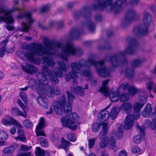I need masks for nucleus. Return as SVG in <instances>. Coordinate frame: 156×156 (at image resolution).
<instances>
[{
  "mask_svg": "<svg viewBox=\"0 0 156 156\" xmlns=\"http://www.w3.org/2000/svg\"><path fill=\"white\" fill-rule=\"evenodd\" d=\"M21 67L24 71L30 74L35 73L38 71L37 68L34 66L26 63L22 64Z\"/></svg>",
  "mask_w": 156,
  "mask_h": 156,
  "instance_id": "obj_17",
  "label": "nucleus"
},
{
  "mask_svg": "<svg viewBox=\"0 0 156 156\" xmlns=\"http://www.w3.org/2000/svg\"><path fill=\"white\" fill-rule=\"evenodd\" d=\"M131 45L127 48L125 51L120 52L119 55H115L112 57L110 60L112 64L114 66H116L121 62V59L123 58L126 54L133 53L134 47L138 44V42L135 39L131 41Z\"/></svg>",
  "mask_w": 156,
  "mask_h": 156,
  "instance_id": "obj_8",
  "label": "nucleus"
},
{
  "mask_svg": "<svg viewBox=\"0 0 156 156\" xmlns=\"http://www.w3.org/2000/svg\"><path fill=\"white\" fill-rule=\"evenodd\" d=\"M23 125L27 128H31L33 126V123L29 120L26 119L23 122Z\"/></svg>",
  "mask_w": 156,
  "mask_h": 156,
  "instance_id": "obj_33",
  "label": "nucleus"
},
{
  "mask_svg": "<svg viewBox=\"0 0 156 156\" xmlns=\"http://www.w3.org/2000/svg\"><path fill=\"white\" fill-rule=\"evenodd\" d=\"M31 146H28L24 145H22L20 147V150L23 151H27L31 148Z\"/></svg>",
  "mask_w": 156,
  "mask_h": 156,
  "instance_id": "obj_38",
  "label": "nucleus"
},
{
  "mask_svg": "<svg viewBox=\"0 0 156 156\" xmlns=\"http://www.w3.org/2000/svg\"><path fill=\"white\" fill-rule=\"evenodd\" d=\"M45 119L43 117H41L39 122L36 127V132L37 136H45V134L43 131H41L45 126Z\"/></svg>",
  "mask_w": 156,
  "mask_h": 156,
  "instance_id": "obj_16",
  "label": "nucleus"
},
{
  "mask_svg": "<svg viewBox=\"0 0 156 156\" xmlns=\"http://www.w3.org/2000/svg\"><path fill=\"white\" fill-rule=\"evenodd\" d=\"M130 2L133 5H136L139 2L138 0H130Z\"/></svg>",
  "mask_w": 156,
  "mask_h": 156,
  "instance_id": "obj_45",
  "label": "nucleus"
},
{
  "mask_svg": "<svg viewBox=\"0 0 156 156\" xmlns=\"http://www.w3.org/2000/svg\"><path fill=\"white\" fill-rule=\"evenodd\" d=\"M155 111L154 114L156 118L153 119L152 123H151L148 119L145 120L144 126H150L152 129H156V107L155 108Z\"/></svg>",
  "mask_w": 156,
  "mask_h": 156,
  "instance_id": "obj_20",
  "label": "nucleus"
},
{
  "mask_svg": "<svg viewBox=\"0 0 156 156\" xmlns=\"http://www.w3.org/2000/svg\"><path fill=\"white\" fill-rule=\"evenodd\" d=\"M63 23L61 22H57L56 21H51L49 24V26L50 27H52L55 25H63Z\"/></svg>",
  "mask_w": 156,
  "mask_h": 156,
  "instance_id": "obj_32",
  "label": "nucleus"
},
{
  "mask_svg": "<svg viewBox=\"0 0 156 156\" xmlns=\"http://www.w3.org/2000/svg\"><path fill=\"white\" fill-rule=\"evenodd\" d=\"M136 128L140 135H138L134 137L133 141L136 144H137L141 142L144 136L145 127L144 126L140 127L139 126H137Z\"/></svg>",
  "mask_w": 156,
  "mask_h": 156,
  "instance_id": "obj_15",
  "label": "nucleus"
},
{
  "mask_svg": "<svg viewBox=\"0 0 156 156\" xmlns=\"http://www.w3.org/2000/svg\"><path fill=\"white\" fill-rule=\"evenodd\" d=\"M31 152L22 153L19 154L17 156H30Z\"/></svg>",
  "mask_w": 156,
  "mask_h": 156,
  "instance_id": "obj_44",
  "label": "nucleus"
},
{
  "mask_svg": "<svg viewBox=\"0 0 156 156\" xmlns=\"http://www.w3.org/2000/svg\"><path fill=\"white\" fill-rule=\"evenodd\" d=\"M109 82L108 80H106L102 82V85L100 88L99 91L104 94L105 96H108L109 95L111 101L113 102L117 101L119 99V91H118L115 93H109L108 87V84Z\"/></svg>",
  "mask_w": 156,
  "mask_h": 156,
  "instance_id": "obj_9",
  "label": "nucleus"
},
{
  "mask_svg": "<svg viewBox=\"0 0 156 156\" xmlns=\"http://www.w3.org/2000/svg\"><path fill=\"white\" fill-rule=\"evenodd\" d=\"M29 88V87L28 86H26L24 88H21L20 89V90L21 91H25L27 90Z\"/></svg>",
  "mask_w": 156,
  "mask_h": 156,
  "instance_id": "obj_51",
  "label": "nucleus"
},
{
  "mask_svg": "<svg viewBox=\"0 0 156 156\" xmlns=\"http://www.w3.org/2000/svg\"><path fill=\"white\" fill-rule=\"evenodd\" d=\"M119 88H122L123 90H127L128 93L130 95H134L140 91V90L133 85H131L128 83L122 84Z\"/></svg>",
  "mask_w": 156,
  "mask_h": 156,
  "instance_id": "obj_14",
  "label": "nucleus"
},
{
  "mask_svg": "<svg viewBox=\"0 0 156 156\" xmlns=\"http://www.w3.org/2000/svg\"><path fill=\"white\" fill-rule=\"evenodd\" d=\"M109 113L108 111L104 110L101 112L100 113V117L101 118V121L102 123H101L98 122H96L93 124L92 126V129L94 132H96L98 131L100 129V127L101 125L102 126V129L103 126V124L106 123L107 125L106 122H103V121H106L108 119L109 116ZM108 127V125H107Z\"/></svg>",
  "mask_w": 156,
  "mask_h": 156,
  "instance_id": "obj_12",
  "label": "nucleus"
},
{
  "mask_svg": "<svg viewBox=\"0 0 156 156\" xmlns=\"http://www.w3.org/2000/svg\"><path fill=\"white\" fill-rule=\"evenodd\" d=\"M132 151L133 153L137 154H140L143 153V152L141 151L140 148L137 146L133 147Z\"/></svg>",
  "mask_w": 156,
  "mask_h": 156,
  "instance_id": "obj_29",
  "label": "nucleus"
},
{
  "mask_svg": "<svg viewBox=\"0 0 156 156\" xmlns=\"http://www.w3.org/2000/svg\"><path fill=\"white\" fill-rule=\"evenodd\" d=\"M103 0H95V4L93 6V9L94 10H103L106 9L108 11H113L117 12L122 9L126 0H117L114 4H112V0H106L103 2Z\"/></svg>",
  "mask_w": 156,
  "mask_h": 156,
  "instance_id": "obj_4",
  "label": "nucleus"
},
{
  "mask_svg": "<svg viewBox=\"0 0 156 156\" xmlns=\"http://www.w3.org/2000/svg\"><path fill=\"white\" fill-rule=\"evenodd\" d=\"M20 98L25 103L27 102L28 101L27 98V96L25 93L23 92H20L19 94Z\"/></svg>",
  "mask_w": 156,
  "mask_h": 156,
  "instance_id": "obj_34",
  "label": "nucleus"
},
{
  "mask_svg": "<svg viewBox=\"0 0 156 156\" xmlns=\"http://www.w3.org/2000/svg\"><path fill=\"white\" fill-rule=\"evenodd\" d=\"M35 153L36 154L35 156H44L45 154L44 151L39 147H36Z\"/></svg>",
  "mask_w": 156,
  "mask_h": 156,
  "instance_id": "obj_25",
  "label": "nucleus"
},
{
  "mask_svg": "<svg viewBox=\"0 0 156 156\" xmlns=\"http://www.w3.org/2000/svg\"><path fill=\"white\" fill-rule=\"evenodd\" d=\"M109 106H108V107H106V109H108V108H109Z\"/></svg>",
  "mask_w": 156,
  "mask_h": 156,
  "instance_id": "obj_61",
  "label": "nucleus"
},
{
  "mask_svg": "<svg viewBox=\"0 0 156 156\" xmlns=\"http://www.w3.org/2000/svg\"><path fill=\"white\" fill-rule=\"evenodd\" d=\"M132 105L130 103L127 102L122 104L119 108L114 107L112 109L110 115L112 119H115L117 116L119 110H122L127 113H129L132 109Z\"/></svg>",
  "mask_w": 156,
  "mask_h": 156,
  "instance_id": "obj_11",
  "label": "nucleus"
},
{
  "mask_svg": "<svg viewBox=\"0 0 156 156\" xmlns=\"http://www.w3.org/2000/svg\"><path fill=\"white\" fill-rule=\"evenodd\" d=\"M69 144V142L65 140L63 138H62L61 144L58 146L59 148H63L65 149L66 152L68 151V147Z\"/></svg>",
  "mask_w": 156,
  "mask_h": 156,
  "instance_id": "obj_22",
  "label": "nucleus"
},
{
  "mask_svg": "<svg viewBox=\"0 0 156 156\" xmlns=\"http://www.w3.org/2000/svg\"><path fill=\"white\" fill-rule=\"evenodd\" d=\"M9 36H8V38H9Z\"/></svg>",
  "mask_w": 156,
  "mask_h": 156,
  "instance_id": "obj_64",
  "label": "nucleus"
},
{
  "mask_svg": "<svg viewBox=\"0 0 156 156\" xmlns=\"http://www.w3.org/2000/svg\"><path fill=\"white\" fill-rule=\"evenodd\" d=\"M125 73L126 76L128 78H131L133 76L134 71L133 70L128 68L126 69Z\"/></svg>",
  "mask_w": 156,
  "mask_h": 156,
  "instance_id": "obj_27",
  "label": "nucleus"
},
{
  "mask_svg": "<svg viewBox=\"0 0 156 156\" xmlns=\"http://www.w3.org/2000/svg\"><path fill=\"white\" fill-rule=\"evenodd\" d=\"M83 10L84 12H86L87 10V9L86 8H84Z\"/></svg>",
  "mask_w": 156,
  "mask_h": 156,
  "instance_id": "obj_57",
  "label": "nucleus"
},
{
  "mask_svg": "<svg viewBox=\"0 0 156 156\" xmlns=\"http://www.w3.org/2000/svg\"><path fill=\"white\" fill-rule=\"evenodd\" d=\"M16 129L14 127L12 128L10 131V133L12 134H14L16 133Z\"/></svg>",
  "mask_w": 156,
  "mask_h": 156,
  "instance_id": "obj_47",
  "label": "nucleus"
},
{
  "mask_svg": "<svg viewBox=\"0 0 156 156\" xmlns=\"http://www.w3.org/2000/svg\"><path fill=\"white\" fill-rule=\"evenodd\" d=\"M49 9V7L48 6H44L41 8L40 11L42 12H43L47 11Z\"/></svg>",
  "mask_w": 156,
  "mask_h": 156,
  "instance_id": "obj_43",
  "label": "nucleus"
},
{
  "mask_svg": "<svg viewBox=\"0 0 156 156\" xmlns=\"http://www.w3.org/2000/svg\"><path fill=\"white\" fill-rule=\"evenodd\" d=\"M4 74L0 70V80L2 79L4 77Z\"/></svg>",
  "mask_w": 156,
  "mask_h": 156,
  "instance_id": "obj_49",
  "label": "nucleus"
},
{
  "mask_svg": "<svg viewBox=\"0 0 156 156\" xmlns=\"http://www.w3.org/2000/svg\"><path fill=\"white\" fill-rule=\"evenodd\" d=\"M96 20L98 21H100L101 19V16L100 15H98L96 16L95 17Z\"/></svg>",
  "mask_w": 156,
  "mask_h": 156,
  "instance_id": "obj_50",
  "label": "nucleus"
},
{
  "mask_svg": "<svg viewBox=\"0 0 156 156\" xmlns=\"http://www.w3.org/2000/svg\"><path fill=\"white\" fill-rule=\"evenodd\" d=\"M67 138L70 141L74 142L76 140V137L74 134L72 133H68L67 135Z\"/></svg>",
  "mask_w": 156,
  "mask_h": 156,
  "instance_id": "obj_36",
  "label": "nucleus"
},
{
  "mask_svg": "<svg viewBox=\"0 0 156 156\" xmlns=\"http://www.w3.org/2000/svg\"><path fill=\"white\" fill-rule=\"evenodd\" d=\"M144 60L140 59H137L133 60L131 63V66L133 67H136L139 66Z\"/></svg>",
  "mask_w": 156,
  "mask_h": 156,
  "instance_id": "obj_28",
  "label": "nucleus"
},
{
  "mask_svg": "<svg viewBox=\"0 0 156 156\" xmlns=\"http://www.w3.org/2000/svg\"><path fill=\"white\" fill-rule=\"evenodd\" d=\"M108 131L106 124H103L102 130L100 131L99 135V138L101 140L100 146L101 148H105L108 145L110 149H113L115 147V142L112 136L109 139L106 136Z\"/></svg>",
  "mask_w": 156,
  "mask_h": 156,
  "instance_id": "obj_7",
  "label": "nucleus"
},
{
  "mask_svg": "<svg viewBox=\"0 0 156 156\" xmlns=\"http://www.w3.org/2000/svg\"><path fill=\"white\" fill-rule=\"evenodd\" d=\"M32 39V37H27L25 38V40H27L29 41H31Z\"/></svg>",
  "mask_w": 156,
  "mask_h": 156,
  "instance_id": "obj_52",
  "label": "nucleus"
},
{
  "mask_svg": "<svg viewBox=\"0 0 156 156\" xmlns=\"http://www.w3.org/2000/svg\"><path fill=\"white\" fill-rule=\"evenodd\" d=\"M88 142L89 148H91L94 144L95 139L94 138L90 139L89 140Z\"/></svg>",
  "mask_w": 156,
  "mask_h": 156,
  "instance_id": "obj_39",
  "label": "nucleus"
},
{
  "mask_svg": "<svg viewBox=\"0 0 156 156\" xmlns=\"http://www.w3.org/2000/svg\"><path fill=\"white\" fill-rule=\"evenodd\" d=\"M134 16V11L130 12H129L127 15L126 18V21L129 22L132 21Z\"/></svg>",
  "mask_w": 156,
  "mask_h": 156,
  "instance_id": "obj_26",
  "label": "nucleus"
},
{
  "mask_svg": "<svg viewBox=\"0 0 156 156\" xmlns=\"http://www.w3.org/2000/svg\"><path fill=\"white\" fill-rule=\"evenodd\" d=\"M8 42V39H6L3 41L1 43V48H0V58L3 57L4 53L6 50V44Z\"/></svg>",
  "mask_w": 156,
  "mask_h": 156,
  "instance_id": "obj_21",
  "label": "nucleus"
},
{
  "mask_svg": "<svg viewBox=\"0 0 156 156\" xmlns=\"http://www.w3.org/2000/svg\"><path fill=\"white\" fill-rule=\"evenodd\" d=\"M84 149V148L83 147L81 146L80 147V149L81 151H83Z\"/></svg>",
  "mask_w": 156,
  "mask_h": 156,
  "instance_id": "obj_56",
  "label": "nucleus"
},
{
  "mask_svg": "<svg viewBox=\"0 0 156 156\" xmlns=\"http://www.w3.org/2000/svg\"><path fill=\"white\" fill-rule=\"evenodd\" d=\"M151 97H153V96H152V95H151Z\"/></svg>",
  "mask_w": 156,
  "mask_h": 156,
  "instance_id": "obj_63",
  "label": "nucleus"
},
{
  "mask_svg": "<svg viewBox=\"0 0 156 156\" xmlns=\"http://www.w3.org/2000/svg\"><path fill=\"white\" fill-rule=\"evenodd\" d=\"M80 33L78 30L76 29L73 30L71 32V35L74 38H76L77 36L79 35Z\"/></svg>",
  "mask_w": 156,
  "mask_h": 156,
  "instance_id": "obj_37",
  "label": "nucleus"
},
{
  "mask_svg": "<svg viewBox=\"0 0 156 156\" xmlns=\"http://www.w3.org/2000/svg\"><path fill=\"white\" fill-rule=\"evenodd\" d=\"M104 61L102 60L98 62L95 61L94 57H92L89 58L87 61H85L82 60L78 63H72L71 65L72 71L69 73V74H66L65 76L66 81L69 82L71 79H73V83L75 84H77V82L75 80L78 77V74L80 73L81 75L87 77L88 80L91 78L92 76L89 69L83 70L80 72L81 69L84 68H87V66L89 67L92 65L96 67V71L98 74L101 77H106L109 74L108 70L105 67Z\"/></svg>",
  "mask_w": 156,
  "mask_h": 156,
  "instance_id": "obj_3",
  "label": "nucleus"
},
{
  "mask_svg": "<svg viewBox=\"0 0 156 156\" xmlns=\"http://www.w3.org/2000/svg\"><path fill=\"white\" fill-rule=\"evenodd\" d=\"M88 25L90 30L93 31L94 30L95 28V25L93 23L89 22V23H88Z\"/></svg>",
  "mask_w": 156,
  "mask_h": 156,
  "instance_id": "obj_40",
  "label": "nucleus"
},
{
  "mask_svg": "<svg viewBox=\"0 0 156 156\" xmlns=\"http://www.w3.org/2000/svg\"><path fill=\"white\" fill-rule=\"evenodd\" d=\"M1 101V96L0 95V102Z\"/></svg>",
  "mask_w": 156,
  "mask_h": 156,
  "instance_id": "obj_60",
  "label": "nucleus"
},
{
  "mask_svg": "<svg viewBox=\"0 0 156 156\" xmlns=\"http://www.w3.org/2000/svg\"><path fill=\"white\" fill-rule=\"evenodd\" d=\"M127 152L124 150L121 151L119 154L118 156H127Z\"/></svg>",
  "mask_w": 156,
  "mask_h": 156,
  "instance_id": "obj_42",
  "label": "nucleus"
},
{
  "mask_svg": "<svg viewBox=\"0 0 156 156\" xmlns=\"http://www.w3.org/2000/svg\"><path fill=\"white\" fill-rule=\"evenodd\" d=\"M88 86L87 85H86V87H85V89H88Z\"/></svg>",
  "mask_w": 156,
  "mask_h": 156,
  "instance_id": "obj_59",
  "label": "nucleus"
},
{
  "mask_svg": "<svg viewBox=\"0 0 156 156\" xmlns=\"http://www.w3.org/2000/svg\"><path fill=\"white\" fill-rule=\"evenodd\" d=\"M18 103L20 106V107L24 111V112L23 113L20 110L16 107L13 108L11 110V112L12 114L14 115H16L19 116H21L25 118L27 117V115L26 112V111L28 110L27 107L24 105L22 103L20 100H18Z\"/></svg>",
  "mask_w": 156,
  "mask_h": 156,
  "instance_id": "obj_13",
  "label": "nucleus"
},
{
  "mask_svg": "<svg viewBox=\"0 0 156 156\" xmlns=\"http://www.w3.org/2000/svg\"><path fill=\"white\" fill-rule=\"evenodd\" d=\"M151 72L153 74L156 73V65L155 66L154 69L151 71Z\"/></svg>",
  "mask_w": 156,
  "mask_h": 156,
  "instance_id": "obj_53",
  "label": "nucleus"
},
{
  "mask_svg": "<svg viewBox=\"0 0 156 156\" xmlns=\"http://www.w3.org/2000/svg\"><path fill=\"white\" fill-rule=\"evenodd\" d=\"M40 139L41 144L42 147H46L48 146V142L45 139L40 137Z\"/></svg>",
  "mask_w": 156,
  "mask_h": 156,
  "instance_id": "obj_35",
  "label": "nucleus"
},
{
  "mask_svg": "<svg viewBox=\"0 0 156 156\" xmlns=\"http://www.w3.org/2000/svg\"><path fill=\"white\" fill-rule=\"evenodd\" d=\"M143 15L142 20L143 25L135 27L134 31L135 33L144 35L146 34L148 31L147 26L150 22L151 16L149 14L146 12H145L144 13Z\"/></svg>",
  "mask_w": 156,
  "mask_h": 156,
  "instance_id": "obj_10",
  "label": "nucleus"
},
{
  "mask_svg": "<svg viewBox=\"0 0 156 156\" xmlns=\"http://www.w3.org/2000/svg\"><path fill=\"white\" fill-rule=\"evenodd\" d=\"M67 156H72V154L71 153H69Z\"/></svg>",
  "mask_w": 156,
  "mask_h": 156,
  "instance_id": "obj_58",
  "label": "nucleus"
},
{
  "mask_svg": "<svg viewBox=\"0 0 156 156\" xmlns=\"http://www.w3.org/2000/svg\"><path fill=\"white\" fill-rule=\"evenodd\" d=\"M94 82L95 84H96V82L95 81H94Z\"/></svg>",
  "mask_w": 156,
  "mask_h": 156,
  "instance_id": "obj_62",
  "label": "nucleus"
},
{
  "mask_svg": "<svg viewBox=\"0 0 156 156\" xmlns=\"http://www.w3.org/2000/svg\"><path fill=\"white\" fill-rule=\"evenodd\" d=\"M89 156H96V155L94 154L91 153L89 155Z\"/></svg>",
  "mask_w": 156,
  "mask_h": 156,
  "instance_id": "obj_55",
  "label": "nucleus"
},
{
  "mask_svg": "<svg viewBox=\"0 0 156 156\" xmlns=\"http://www.w3.org/2000/svg\"><path fill=\"white\" fill-rule=\"evenodd\" d=\"M138 102H135L133 104L134 111L136 113V115H128L125 120L124 128L126 130L130 129L132 127L134 120L139 118L140 115V110L147 101L146 98L143 96H140L138 98Z\"/></svg>",
  "mask_w": 156,
  "mask_h": 156,
  "instance_id": "obj_5",
  "label": "nucleus"
},
{
  "mask_svg": "<svg viewBox=\"0 0 156 156\" xmlns=\"http://www.w3.org/2000/svg\"><path fill=\"white\" fill-rule=\"evenodd\" d=\"M108 154L105 151H102L101 153V154L100 156H108Z\"/></svg>",
  "mask_w": 156,
  "mask_h": 156,
  "instance_id": "obj_48",
  "label": "nucleus"
},
{
  "mask_svg": "<svg viewBox=\"0 0 156 156\" xmlns=\"http://www.w3.org/2000/svg\"><path fill=\"white\" fill-rule=\"evenodd\" d=\"M1 122L2 124L5 126L14 125L18 129V136L14 137V139L16 141L19 140L23 142L25 141L26 138L24 135V132L22 129V126L17 121L12 118L7 116L2 119Z\"/></svg>",
  "mask_w": 156,
  "mask_h": 156,
  "instance_id": "obj_6",
  "label": "nucleus"
},
{
  "mask_svg": "<svg viewBox=\"0 0 156 156\" xmlns=\"http://www.w3.org/2000/svg\"><path fill=\"white\" fill-rule=\"evenodd\" d=\"M19 146L17 144H14L11 146L4 148L3 150V154L2 156H13L12 154L14 152L15 148Z\"/></svg>",
  "mask_w": 156,
  "mask_h": 156,
  "instance_id": "obj_18",
  "label": "nucleus"
},
{
  "mask_svg": "<svg viewBox=\"0 0 156 156\" xmlns=\"http://www.w3.org/2000/svg\"><path fill=\"white\" fill-rule=\"evenodd\" d=\"M74 91L77 94H78L80 96H83L84 94L83 89L80 87H76V89L74 90Z\"/></svg>",
  "mask_w": 156,
  "mask_h": 156,
  "instance_id": "obj_30",
  "label": "nucleus"
},
{
  "mask_svg": "<svg viewBox=\"0 0 156 156\" xmlns=\"http://www.w3.org/2000/svg\"><path fill=\"white\" fill-rule=\"evenodd\" d=\"M53 112V110L51 107L50 108L49 110L48 111L46 112V114L48 115H49L51 114Z\"/></svg>",
  "mask_w": 156,
  "mask_h": 156,
  "instance_id": "obj_46",
  "label": "nucleus"
},
{
  "mask_svg": "<svg viewBox=\"0 0 156 156\" xmlns=\"http://www.w3.org/2000/svg\"><path fill=\"white\" fill-rule=\"evenodd\" d=\"M22 48L30 52V53H24L22 52L18 53L19 56L24 60H28L34 64H39L41 60L35 58V55L43 56V64L44 66L42 67V72H39L37 74L38 81L31 80L29 84L30 87L32 88L38 85V87L37 90L39 96L37 98V102L40 105L47 108L48 105L46 102V94L48 97L52 98L55 94L58 95L60 93V90L58 87H50L48 86V77L53 84H56L59 82L57 76H63V73L62 71L66 72L67 71L66 65L62 61L58 63L59 68L58 72H54L53 73L49 70L48 67H53L55 65V62L51 56L56 54L60 50L62 51L60 58L64 61H66L69 55H80L82 53V51L80 48H76L72 42H68L65 45L58 42H52L48 39L44 40L43 46L41 44L33 43L28 45L23 44Z\"/></svg>",
  "mask_w": 156,
  "mask_h": 156,
  "instance_id": "obj_1",
  "label": "nucleus"
},
{
  "mask_svg": "<svg viewBox=\"0 0 156 156\" xmlns=\"http://www.w3.org/2000/svg\"><path fill=\"white\" fill-rule=\"evenodd\" d=\"M129 99V96L126 94L122 93L120 96V100L122 102L127 101Z\"/></svg>",
  "mask_w": 156,
  "mask_h": 156,
  "instance_id": "obj_24",
  "label": "nucleus"
},
{
  "mask_svg": "<svg viewBox=\"0 0 156 156\" xmlns=\"http://www.w3.org/2000/svg\"><path fill=\"white\" fill-rule=\"evenodd\" d=\"M68 102L66 104V99L64 95L62 96L59 100L52 102V105L55 113L61 115L65 112L66 115L61 119L63 126L67 127L72 130H75L79 126L80 122L79 116L75 112L72 113V102L74 100L75 97L69 91H67Z\"/></svg>",
  "mask_w": 156,
  "mask_h": 156,
  "instance_id": "obj_2",
  "label": "nucleus"
},
{
  "mask_svg": "<svg viewBox=\"0 0 156 156\" xmlns=\"http://www.w3.org/2000/svg\"><path fill=\"white\" fill-rule=\"evenodd\" d=\"M8 138V135L4 131L0 130V140H5Z\"/></svg>",
  "mask_w": 156,
  "mask_h": 156,
  "instance_id": "obj_31",
  "label": "nucleus"
},
{
  "mask_svg": "<svg viewBox=\"0 0 156 156\" xmlns=\"http://www.w3.org/2000/svg\"><path fill=\"white\" fill-rule=\"evenodd\" d=\"M4 142L2 141H0V147L4 145Z\"/></svg>",
  "mask_w": 156,
  "mask_h": 156,
  "instance_id": "obj_54",
  "label": "nucleus"
},
{
  "mask_svg": "<svg viewBox=\"0 0 156 156\" xmlns=\"http://www.w3.org/2000/svg\"><path fill=\"white\" fill-rule=\"evenodd\" d=\"M113 135L119 139H121L123 135L122 126H121L119 128L117 133H115V134L114 133Z\"/></svg>",
  "mask_w": 156,
  "mask_h": 156,
  "instance_id": "obj_23",
  "label": "nucleus"
},
{
  "mask_svg": "<svg viewBox=\"0 0 156 156\" xmlns=\"http://www.w3.org/2000/svg\"><path fill=\"white\" fill-rule=\"evenodd\" d=\"M147 87L149 91H151L152 88H154V84L152 82H150L147 84Z\"/></svg>",
  "mask_w": 156,
  "mask_h": 156,
  "instance_id": "obj_41",
  "label": "nucleus"
},
{
  "mask_svg": "<svg viewBox=\"0 0 156 156\" xmlns=\"http://www.w3.org/2000/svg\"><path fill=\"white\" fill-rule=\"evenodd\" d=\"M152 110L151 105L150 104H147L144 109L142 111L143 116L145 117H149L152 114Z\"/></svg>",
  "mask_w": 156,
  "mask_h": 156,
  "instance_id": "obj_19",
  "label": "nucleus"
}]
</instances>
